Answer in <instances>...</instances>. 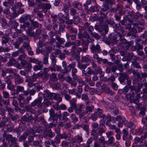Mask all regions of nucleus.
<instances>
[{"label":"nucleus","instance_id":"nucleus-1","mask_svg":"<svg viewBox=\"0 0 147 147\" xmlns=\"http://www.w3.org/2000/svg\"><path fill=\"white\" fill-rule=\"evenodd\" d=\"M84 106L82 104H78L77 105V107L75 111V113L78 115H79V118L81 121H82V119H85L86 117L84 116V114H83L84 111L82 110V108Z\"/></svg>","mask_w":147,"mask_h":147},{"label":"nucleus","instance_id":"nucleus-2","mask_svg":"<svg viewBox=\"0 0 147 147\" xmlns=\"http://www.w3.org/2000/svg\"><path fill=\"white\" fill-rule=\"evenodd\" d=\"M85 110L84 111V116L88 113H90L92 112L94 110V107L93 105L90 104L88 101L85 102Z\"/></svg>","mask_w":147,"mask_h":147},{"label":"nucleus","instance_id":"nucleus-3","mask_svg":"<svg viewBox=\"0 0 147 147\" xmlns=\"http://www.w3.org/2000/svg\"><path fill=\"white\" fill-rule=\"evenodd\" d=\"M109 9V7L108 5L104 4L102 6L100 11V14L101 18H105L106 16L108 14V12Z\"/></svg>","mask_w":147,"mask_h":147},{"label":"nucleus","instance_id":"nucleus-4","mask_svg":"<svg viewBox=\"0 0 147 147\" xmlns=\"http://www.w3.org/2000/svg\"><path fill=\"white\" fill-rule=\"evenodd\" d=\"M47 94L48 97L49 98H53L58 102H59L62 101V98L59 94H56L54 93H49Z\"/></svg>","mask_w":147,"mask_h":147},{"label":"nucleus","instance_id":"nucleus-5","mask_svg":"<svg viewBox=\"0 0 147 147\" xmlns=\"http://www.w3.org/2000/svg\"><path fill=\"white\" fill-rule=\"evenodd\" d=\"M42 100V98L39 97L34 100L31 103V105L33 107L37 106L40 108H42L44 107V105L41 102Z\"/></svg>","mask_w":147,"mask_h":147},{"label":"nucleus","instance_id":"nucleus-6","mask_svg":"<svg viewBox=\"0 0 147 147\" xmlns=\"http://www.w3.org/2000/svg\"><path fill=\"white\" fill-rule=\"evenodd\" d=\"M90 49L91 52L93 53H100L101 52V49H100V47L98 44L95 45L92 44L90 46Z\"/></svg>","mask_w":147,"mask_h":147},{"label":"nucleus","instance_id":"nucleus-7","mask_svg":"<svg viewBox=\"0 0 147 147\" xmlns=\"http://www.w3.org/2000/svg\"><path fill=\"white\" fill-rule=\"evenodd\" d=\"M127 75L123 72L120 73L119 74V80L120 83L122 85H124L125 84V80L127 78Z\"/></svg>","mask_w":147,"mask_h":147},{"label":"nucleus","instance_id":"nucleus-8","mask_svg":"<svg viewBox=\"0 0 147 147\" xmlns=\"http://www.w3.org/2000/svg\"><path fill=\"white\" fill-rule=\"evenodd\" d=\"M116 33L117 34H115L116 37H114V39L116 41L117 40V37H119V38H122L124 36L125 34V31L122 30L116 31Z\"/></svg>","mask_w":147,"mask_h":147},{"label":"nucleus","instance_id":"nucleus-9","mask_svg":"<svg viewBox=\"0 0 147 147\" xmlns=\"http://www.w3.org/2000/svg\"><path fill=\"white\" fill-rule=\"evenodd\" d=\"M72 5L73 7L80 10L82 11V4L78 1H75L73 2Z\"/></svg>","mask_w":147,"mask_h":147},{"label":"nucleus","instance_id":"nucleus-10","mask_svg":"<svg viewBox=\"0 0 147 147\" xmlns=\"http://www.w3.org/2000/svg\"><path fill=\"white\" fill-rule=\"evenodd\" d=\"M15 76V82L16 84L22 83L24 82V79L22 77H21L19 75L16 74H14Z\"/></svg>","mask_w":147,"mask_h":147},{"label":"nucleus","instance_id":"nucleus-11","mask_svg":"<svg viewBox=\"0 0 147 147\" xmlns=\"http://www.w3.org/2000/svg\"><path fill=\"white\" fill-rule=\"evenodd\" d=\"M103 112V111L102 109L99 108H97V112L98 113V115L99 117L102 119V121L104 122L105 121V120L104 119L106 117V115L102 113Z\"/></svg>","mask_w":147,"mask_h":147},{"label":"nucleus","instance_id":"nucleus-12","mask_svg":"<svg viewBox=\"0 0 147 147\" xmlns=\"http://www.w3.org/2000/svg\"><path fill=\"white\" fill-rule=\"evenodd\" d=\"M56 39L59 42V43H58L56 42V47L59 48L61 47V45L64 43L65 42V40L63 38H61L57 36L56 37Z\"/></svg>","mask_w":147,"mask_h":147},{"label":"nucleus","instance_id":"nucleus-13","mask_svg":"<svg viewBox=\"0 0 147 147\" xmlns=\"http://www.w3.org/2000/svg\"><path fill=\"white\" fill-rule=\"evenodd\" d=\"M31 16L28 15H26L23 16L20 19V21L21 23H26L25 21L27 20H29L30 21H32L31 20Z\"/></svg>","mask_w":147,"mask_h":147},{"label":"nucleus","instance_id":"nucleus-14","mask_svg":"<svg viewBox=\"0 0 147 147\" xmlns=\"http://www.w3.org/2000/svg\"><path fill=\"white\" fill-rule=\"evenodd\" d=\"M49 93H46L45 94V96H47V98L45 99L44 102L42 103V104L44 105V106L48 107L51 104V101L50 100H51V98L48 97L47 94Z\"/></svg>","mask_w":147,"mask_h":147},{"label":"nucleus","instance_id":"nucleus-15","mask_svg":"<svg viewBox=\"0 0 147 147\" xmlns=\"http://www.w3.org/2000/svg\"><path fill=\"white\" fill-rule=\"evenodd\" d=\"M99 74L101 75V78L103 77L104 76V73L102 72L101 68L99 66L95 69L94 70V74L97 75Z\"/></svg>","mask_w":147,"mask_h":147},{"label":"nucleus","instance_id":"nucleus-16","mask_svg":"<svg viewBox=\"0 0 147 147\" xmlns=\"http://www.w3.org/2000/svg\"><path fill=\"white\" fill-rule=\"evenodd\" d=\"M32 97L31 95L27 96L26 99H24L22 102L20 103V105L21 107L23 106L24 105H26L29 103V101L31 99Z\"/></svg>","mask_w":147,"mask_h":147},{"label":"nucleus","instance_id":"nucleus-17","mask_svg":"<svg viewBox=\"0 0 147 147\" xmlns=\"http://www.w3.org/2000/svg\"><path fill=\"white\" fill-rule=\"evenodd\" d=\"M43 66V64L42 62H39L33 66V70L35 71L41 70Z\"/></svg>","mask_w":147,"mask_h":147},{"label":"nucleus","instance_id":"nucleus-18","mask_svg":"<svg viewBox=\"0 0 147 147\" xmlns=\"http://www.w3.org/2000/svg\"><path fill=\"white\" fill-rule=\"evenodd\" d=\"M92 126L93 128L92 131V135H96V130L98 129V125L96 123H93L92 124Z\"/></svg>","mask_w":147,"mask_h":147},{"label":"nucleus","instance_id":"nucleus-19","mask_svg":"<svg viewBox=\"0 0 147 147\" xmlns=\"http://www.w3.org/2000/svg\"><path fill=\"white\" fill-rule=\"evenodd\" d=\"M84 26L86 30L87 29L88 31L90 32H92L93 30V28L92 26L90 25L88 22H86L84 24Z\"/></svg>","mask_w":147,"mask_h":147},{"label":"nucleus","instance_id":"nucleus-20","mask_svg":"<svg viewBox=\"0 0 147 147\" xmlns=\"http://www.w3.org/2000/svg\"><path fill=\"white\" fill-rule=\"evenodd\" d=\"M75 64L74 63H73L69 65L67 67V68H65V70L64 71L63 73L65 74L68 72L71 71V69H74L75 66Z\"/></svg>","mask_w":147,"mask_h":147},{"label":"nucleus","instance_id":"nucleus-21","mask_svg":"<svg viewBox=\"0 0 147 147\" xmlns=\"http://www.w3.org/2000/svg\"><path fill=\"white\" fill-rule=\"evenodd\" d=\"M9 39V37L8 35H4L2 38V43L4 44L8 42Z\"/></svg>","mask_w":147,"mask_h":147},{"label":"nucleus","instance_id":"nucleus-22","mask_svg":"<svg viewBox=\"0 0 147 147\" xmlns=\"http://www.w3.org/2000/svg\"><path fill=\"white\" fill-rule=\"evenodd\" d=\"M23 26L24 28L28 27V30L29 31L31 30H32L34 29V28L33 27L32 25L30 24L29 22L26 23H24L23 24Z\"/></svg>","mask_w":147,"mask_h":147},{"label":"nucleus","instance_id":"nucleus-23","mask_svg":"<svg viewBox=\"0 0 147 147\" xmlns=\"http://www.w3.org/2000/svg\"><path fill=\"white\" fill-rule=\"evenodd\" d=\"M71 6L70 4L68 3V4H64L62 10L65 13H67L69 10V7Z\"/></svg>","mask_w":147,"mask_h":147},{"label":"nucleus","instance_id":"nucleus-24","mask_svg":"<svg viewBox=\"0 0 147 147\" xmlns=\"http://www.w3.org/2000/svg\"><path fill=\"white\" fill-rule=\"evenodd\" d=\"M48 0H35L36 4L38 7H41L43 3L42 2H47Z\"/></svg>","mask_w":147,"mask_h":147},{"label":"nucleus","instance_id":"nucleus-25","mask_svg":"<svg viewBox=\"0 0 147 147\" xmlns=\"http://www.w3.org/2000/svg\"><path fill=\"white\" fill-rule=\"evenodd\" d=\"M32 24L34 28H41L42 25L41 24H38L37 22L34 21L32 20L31 21Z\"/></svg>","mask_w":147,"mask_h":147},{"label":"nucleus","instance_id":"nucleus-26","mask_svg":"<svg viewBox=\"0 0 147 147\" xmlns=\"http://www.w3.org/2000/svg\"><path fill=\"white\" fill-rule=\"evenodd\" d=\"M49 58V55L48 53L44 55V56L43 59V62L44 64L47 65L48 64V59Z\"/></svg>","mask_w":147,"mask_h":147},{"label":"nucleus","instance_id":"nucleus-27","mask_svg":"<svg viewBox=\"0 0 147 147\" xmlns=\"http://www.w3.org/2000/svg\"><path fill=\"white\" fill-rule=\"evenodd\" d=\"M16 61L13 59H11L9 60V61L7 63L6 65L8 66H10L14 65L16 64Z\"/></svg>","mask_w":147,"mask_h":147},{"label":"nucleus","instance_id":"nucleus-28","mask_svg":"<svg viewBox=\"0 0 147 147\" xmlns=\"http://www.w3.org/2000/svg\"><path fill=\"white\" fill-rule=\"evenodd\" d=\"M105 132V130L104 129H102L99 128L98 130L97 131H96L97 135H94V138H97L98 135L101 136L102 133H104Z\"/></svg>","mask_w":147,"mask_h":147},{"label":"nucleus","instance_id":"nucleus-29","mask_svg":"<svg viewBox=\"0 0 147 147\" xmlns=\"http://www.w3.org/2000/svg\"><path fill=\"white\" fill-rule=\"evenodd\" d=\"M23 52V51L21 49H19L17 51L14 52L11 54V57L13 58L15 57H17L20 54V53Z\"/></svg>","mask_w":147,"mask_h":147},{"label":"nucleus","instance_id":"nucleus-30","mask_svg":"<svg viewBox=\"0 0 147 147\" xmlns=\"http://www.w3.org/2000/svg\"><path fill=\"white\" fill-rule=\"evenodd\" d=\"M13 76L11 75H10L7 77L5 78V82L7 84H11V80L13 79Z\"/></svg>","mask_w":147,"mask_h":147},{"label":"nucleus","instance_id":"nucleus-31","mask_svg":"<svg viewBox=\"0 0 147 147\" xmlns=\"http://www.w3.org/2000/svg\"><path fill=\"white\" fill-rule=\"evenodd\" d=\"M70 117L72 122L74 123H76L78 121V118L76 117V115L74 114H71Z\"/></svg>","mask_w":147,"mask_h":147},{"label":"nucleus","instance_id":"nucleus-32","mask_svg":"<svg viewBox=\"0 0 147 147\" xmlns=\"http://www.w3.org/2000/svg\"><path fill=\"white\" fill-rule=\"evenodd\" d=\"M3 136L6 140L8 141H10L13 137L12 136L11 134L7 135L5 132L3 134Z\"/></svg>","mask_w":147,"mask_h":147},{"label":"nucleus","instance_id":"nucleus-33","mask_svg":"<svg viewBox=\"0 0 147 147\" xmlns=\"http://www.w3.org/2000/svg\"><path fill=\"white\" fill-rule=\"evenodd\" d=\"M129 88L127 87V86H125L123 89L119 90H118L119 92H121V93L125 94L126 93L128 92Z\"/></svg>","mask_w":147,"mask_h":147},{"label":"nucleus","instance_id":"nucleus-34","mask_svg":"<svg viewBox=\"0 0 147 147\" xmlns=\"http://www.w3.org/2000/svg\"><path fill=\"white\" fill-rule=\"evenodd\" d=\"M24 90V87L23 86H18L16 87V94L18 95L19 92H23Z\"/></svg>","mask_w":147,"mask_h":147},{"label":"nucleus","instance_id":"nucleus-35","mask_svg":"<svg viewBox=\"0 0 147 147\" xmlns=\"http://www.w3.org/2000/svg\"><path fill=\"white\" fill-rule=\"evenodd\" d=\"M70 13L71 16L74 17L76 16L78 14L77 10L73 8L70 9Z\"/></svg>","mask_w":147,"mask_h":147},{"label":"nucleus","instance_id":"nucleus-36","mask_svg":"<svg viewBox=\"0 0 147 147\" xmlns=\"http://www.w3.org/2000/svg\"><path fill=\"white\" fill-rule=\"evenodd\" d=\"M51 7V5L50 3H44L41 7L42 9H45L47 10L49 9Z\"/></svg>","mask_w":147,"mask_h":147},{"label":"nucleus","instance_id":"nucleus-37","mask_svg":"<svg viewBox=\"0 0 147 147\" xmlns=\"http://www.w3.org/2000/svg\"><path fill=\"white\" fill-rule=\"evenodd\" d=\"M59 137L60 138H63L66 139L68 138H70L71 135L70 134H66L65 133H63L61 134L60 135Z\"/></svg>","mask_w":147,"mask_h":147},{"label":"nucleus","instance_id":"nucleus-38","mask_svg":"<svg viewBox=\"0 0 147 147\" xmlns=\"http://www.w3.org/2000/svg\"><path fill=\"white\" fill-rule=\"evenodd\" d=\"M98 116V113L96 112L92 115L90 117V118L92 120L95 121L97 120Z\"/></svg>","mask_w":147,"mask_h":147},{"label":"nucleus","instance_id":"nucleus-39","mask_svg":"<svg viewBox=\"0 0 147 147\" xmlns=\"http://www.w3.org/2000/svg\"><path fill=\"white\" fill-rule=\"evenodd\" d=\"M57 80L56 74L55 73H52L50 75V81H55Z\"/></svg>","mask_w":147,"mask_h":147},{"label":"nucleus","instance_id":"nucleus-40","mask_svg":"<svg viewBox=\"0 0 147 147\" xmlns=\"http://www.w3.org/2000/svg\"><path fill=\"white\" fill-rule=\"evenodd\" d=\"M41 76H42V75H40V73L37 74H34L32 76L31 80L33 82H34L37 78L39 77H41Z\"/></svg>","mask_w":147,"mask_h":147},{"label":"nucleus","instance_id":"nucleus-41","mask_svg":"<svg viewBox=\"0 0 147 147\" xmlns=\"http://www.w3.org/2000/svg\"><path fill=\"white\" fill-rule=\"evenodd\" d=\"M76 100H71L70 101V107H72L74 109H75L76 107Z\"/></svg>","mask_w":147,"mask_h":147},{"label":"nucleus","instance_id":"nucleus-42","mask_svg":"<svg viewBox=\"0 0 147 147\" xmlns=\"http://www.w3.org/2000/svg\"><path fill=\"white\" fill-rule=\"evenodd\" d=\"M28 135V134L27 132H24L22 135L20 137V141H22L25 140Z\"/></svg>","mask_w":147,"mask_h":147},{"label":"nucleus","instance_id":"nucleus-43","mask_svg":"<svg viewBox=\"0 0 147 147\" xmlns=\"http://www.w3.org/2000/svg\"><path fill=\"white\" fill-rule=\"evenodd\" d=\"M73 22L74 24H77L80 22V20L79 17L78 16H75L73 17Z\"/></svg>","mask_w":147,"mask_h":147},{"label":"nucleus","instance_id":"nucleus-44","mask_svg":"<svg viewBox=\"0 0 147 147\" xmlns=\"http://www.w3.org/2000/svg\"><path fill=\"white\" fill-rule=\"evenodd\" d=\"M78 143H80L83 141L82 136L81 135H78L75 137Z\"/></svg>","mask_w":147,"mask_h":147},{"label":"nucleus","instance_id":"nucleus-45","mask_svg":"<svg viewBox=\"0 0 147 147\" xmlns=\"http://www.w3.org/2000/svg\"><path fill=\"white\" fill-rule=\"evenodd\" d=\"M98 140L101 144H102L103 145H104L106 143V141H105V138L104 136H101L98 139Z\"/></svg>","mask_w":147,"mask_h":147},{"label":"nucleus","instance_id":"nucleus-46","mask_svg":"<svg viewBox=\"0 0 147 147\" xmlns=\"http://www.w3.org/2000/svg\"><path fill=\"white\" fill-rule=\"evenodd\" d=\"M89 36V35L86 32H85L83 34H82V33H80L79 34V37L80 38H82L83 37L88 38Z\"/></svg>","mask_w":147,"mask_h":147},{"label":"nucleus","instance_id":"nucleus-47","mask_svg":"<svg viewBox=\"0 0 147 147\" xmlns=\"http://www.w3.org/2000/svg\"><path fill=\"white\" fill-rule=\"evenodd\" d=\"M117 9L119 11V13L123 15V7L121 5H118L117 6Z\"/></svg>","mask_w":147,"mask_h":147},{"label":"nucleus","instance_id":"nucleus-48","mask_svg":"<svg viewBox=\"0 0 147 147\" xmlns=\"http://www.w3.org/2000/svg\"><path fill=\"white\" fill-rule=\"evenodd\" d=\"M82 60H83V61L89 63L91 61L89 56L88 55H87L85 57H82Z\"/></svg>","mask_w":147,"mask_h":147},{"label":"nucleus","instance_id":"nucleus-49","mask_svg":"<svg viewBox=\"0 0 147 147\" xmlns=\"http://www.w3.org/2000/svg\"><path fill=\"white\" fill-rule=\"evenodd\" d=\"M93 141L92 138H90L88 140L86 144H85L84 147H90V144L92 143Z\"/></svg>","mask_w":147,"mask_h":147},{"label":"nucleus","instance_id":"nucleus-50","mask_svg":"<svg viewBox=\"0 0 147 147\" xmlns=\"http://www.w3.org/2000/svg\"><path fill=\"white\" fill-rule=\"evenodd\" d=\"M6 110H5L9 112V116H12V115L11 114V113H13V110L11 107H6Z\"/></svg>","mask_w":147,"mask_h":147},{"label":"nucleus","instance_id":"nucleus-51","mask_svg":"<svg viewBox=\"0 0 147 147\" xmlns=\"http://www.w3.org/2000/svg\"><path fill=\"white\" fill-rule=\"evenodd\" d=\"M24 68H25V70L26 71H31V69L32 68V65L31 64L28 63Z\"/></svg>","mask_w":147,"mask_h":147},{"label":"nucleus","instance_id":"nucleus-52","mask_svg":"<svg viewBox=\"0 0 147 147\" xmlns=\"http://www.w3.org/2000/svg\"><path fill=\"white\" fill-rule=\"evenodd\" d=\"M90 33L92 35V37H94L97 39H98L100 38L99 36L97 33L95 32H90Z\"/></svg>","mask_w":147,"mask_h":147},{"label":"nucleus","instance_id":"nucleus-53","mask_svg":"<svg viewBox=\"0 0 147 147\" xmlns=\"http://www.w3.org/2000/svg\"><path fill=\"white\" fill-rule=\"evenodd\" d=\"M117 120L119 121H121V120H122V121L124 122L125 121V118L124 117H122L120 115L117 116L116 118Z\"/></svg>","mask_w":147,"mask_h":147},{"label":"nucleus","instance_id":"nucleus-54","mask_svg":"<svg viewBox=\"0 0 147 147\" xmlns=\"http://www.w3.org/2000/svg\"><path fill=\"white\" fill-rule=\"evenodd\" d=\"M29 61L30 62H32L34 63L37 64L39 62H41V61H38L37 59L30 58L29 59Z\"/></svg>","mask_w":147,"mask_h":147},{"label":"nucleus","instance_id":"nucleus-55","mask_svg":"<svg viewBox=\"0 0 147 147\" xmlns=\"http://www.w3.org/2000/svg\"><path fill=\"white\" fill-rule=\"evenodd\" d=\"M134 14V13L133 12H132V14L130 15V16L132 17H134L135 18H137L138 17H140V16L141 17H142L143 16V15L140 14L139 12H137L136 13V16H133Z\"/></svg>","mask_w":147,"mask_h":147},{"label":"nucleus","instance_id":"nucleus-56","mask_svg":"<svg viewBox=\"0 0 147 147\" xmlns=\"http://www.w3.org/2000/svg\"><path fill=\"white\" fill-rule=\"evenodd\" d=\"M130 56L131 57V59L134 60L133 62H136V61H138V60H140V57L134 55L132 54H131Z\"/></svg>","mask_w":147,"mask_h":147},{"label":"nucleus","instance_id":"nucleus-57","mask_svg":"<svg viewBox=\"0 0 147 147\" xmlns=\"http://www.w3.org/2000/svg\"><path fill=\"white\" fill-rule=\"evenodd\" d=\"M88 65V64H80L78 65V67L81 69H85Z\"/></svg>","mask_w":147,"mask_h":147},{"label":"nucleus","instance_id":"nucleus-58","mask_svg":"<svg viewBox=\"0 0 147 147\" xmlns=\"http://www.w3.org/2000/svg\"><path fill=\"white\" fill-rule=\"evenodd\" d=\"M68 30L71 33H73L74 34H76L77 33V30L74 29L71 27H69L68 28Z\"/></svg>","mask_w":147,"mask_h":147},{"label":"nucleus","instance_id":"nucleus-59","mask_svg":"<svg viewBox=\"0 0 147 147\" xmlns=\"http://www.w3.org/2000/svg\"><path fill=\"white\" fill-rule=\"evenodd\" d=\"M3 97L5 98H7L9 96V94L8 92L5 91H3Z\"/></svg>","mask_w":147,"mask_h":147},{"label":"nucleus","instance_id":"nucleus-60","mask_svg":"<svg viewBox=\"0 0 147 147\" xmlns=\"http://www.w3.org/2000/svg\"><path fill=\"white\" fill-rule=\"evenodd\" d=\"M26 55L25 54L23 53L22 54L20 55L19 57L17 59V60H21V61L24 60V59L25 58Z\"/></svg>","mask_w":147,"mask_h":147},{"label":"nucleus","instance_id":"nucleus-61","mask_svg":"<svg viewBox=\"0 0 147 147\" xmlns=\"http://www.w3.org/2000/svg\"><path fill=\"white\" fill-rule=\"evenodd\" d=\"M88 71H87V75H90L92 74H94V71H93L91 68L88 67Z\"/></svg>","mask_w":147,"mask_h":147},{"label":"nucleus","instance_id":"nucleus-62","mask_svg":"<svg viewBox=\"0 0 147 147\" xmlns=\"http://www.w3.org/2000/svg\"><path fill=\"white\" fill-rule=\"evenodd\" d=\"M42 142L41 141L35 140L33 142V144L34 146H39L41 145Z\"/></svg>","mask_w":147,"mask_h":147},{"label":"nucleus","instance_id":"nucleus-63","mask_svg":"<svg viewBox=\"0 0 147 147\" xmlns=\"http://www.w3.org/2000/svg\"><path fill=\"white\" fill-rule=\"evenodd\" d=\"M77 81L80 84L79 86H82L85 84V82L81 78L79 79Z\"/></svg>","mask_w":147,"mask_h":147},{"label":"nucleus","instance_id":"nucleus-64","mask_svg":"<svg viewBox=\"0 0 147 147\" xmlns=\"http://www.w3.org/2000/svg\"><path fill=\"white\" fill-rule=\"evenodd\" d=\"M69 83L71 84L72 87H75L77 85V82L76 81L72 80Z\"/></svg>","mask_w":147,"mask_h":147}]
</instances>
